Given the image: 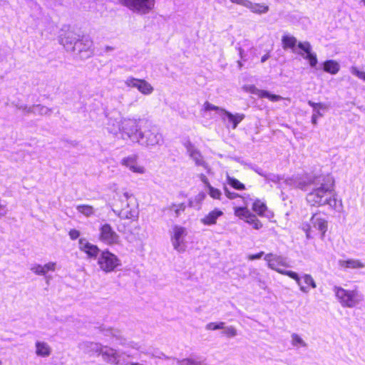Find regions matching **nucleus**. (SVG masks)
<instances>
[{
	"label": "nucleus",
	"mask_w": 365,
	"mask_h": 365,
	"mask_svg": "<svg viewBox=\"0 0 365 365\" xmlns=\"http://www.w3.org/2000/svg\"><path fill=\"white\" fill-rule=\"evenodd\" d=\"M140 123V119H122L118 128L120 138L123 140H130L145 148L161 145L163 138L158 128L148 123L142 127Z\"/></svg>",
	"instance_id": "obj_1"
},
{
	"label": "nucleus",
	"mask_w": 365,
	"mask_h": 365,
	"mask_svg": "<svg viewBox=\"0 0 365 365\" xmlns=\"http://www.w3.org/2000/svg\"><path fill=\"white\" fill-rule=\"evenodd\" d=\"M312 190L307 195V201L312 206L329 205L337 209V200L334 192L333 185L324 178H316L312 182Z\"/></svg>",
	"instance_id": "obj_2"
},
{
	"label": "nucleus",
	"mask_w": 365,
	"mask_h": 365,
	"mask_svg": "<svg viewBox=\"0 0 365 365\" xmlns=\"http://www.w3.org/2000/svg\"><path fill=\"white\" fill-rule=\"evenodd\" d=\"M264 259L267 262L269 268L277 272L278 273L289 277L295 280L299 289L303 293H308L309 289L307 287H303L300 282V278L297 272L281 269L280 267H289L290 265L287 257L273 253L267 254Z\"/></svg>",
	"instance_id": "obj_3"
},
{
	"label": "nucleus",
	"mask_w": 365,
	"mask_h": 365,
	"mask_svg": "<svg viewBox=\"0 0 365 365\" xmlns=\"http://www.w3.org/2000/svg\"><path fill=\"white\" fill-rule=\"evenodd\" d=\"M282 42L283 48H291L293 52L297 53L304 59L308 60L311 67H315L317 64V55L312 52V46L308 41L299 42L293 36L284 35L282 36Z\"/></svg>",
	"instance_id": "obj_4"
},
{
	"label": "nucleus",
	"mask_w": 365,
	"mask_h": 365,
	"mask_svg": "<svg viewBox=\"0 0 365 365\" xmlns=\"http://www.w3.org/2000/svg\"><path fill=\"white\" fill-rule=\"evenodd\" d=\"M333 292L344 307H354L362 301V297L356 290H348L339 286H334Z\"/></svg>",
	"instance_id": "obj_5"
},
{
	"label": "nucleus",
	"mask_w": 365,
	"mask_h": 365,
	"mask_svg": "<svg viewBox=\"0 0 365 365\" xmlns=\"http://www.w3.org/2000/svg\"><path fill=\"white\" fill-rule=\"evenodd\" d=\"M188 234L187 229L180 225H174L169 230L170 242L173 249L178 252L182 253L187 248L186 237Z\"/></svg>",
	"instance_id": "obj_6"
},
{
	"label": "nucleus",
	"mask_w": 365,
	"mask_h": 365,
	"mask_svg": "<svg viewBox=\"0 0 365 365\" xmlns=\"http://www.w3.org/2000/svg\"><path fill=\"white\" fill-rule=\"evenodd\" d=\"M97 263L100 269L106 273L112 272L121 265L120 259L108 250L101 252Z\"/></svg>",
	"instance_id": "obj_7"
},
{
	"label": "nucleus",
	"mask_w": 365,
	"mask_h": 365,
	"mask_svg": "<svg viewBox=\"0 0 365 365\" xmlns=\"http://www.w3.org/2000/svg\"><path fill=\"white\" fill-rule=\"evenodd\" d=\"M312 227L319 230L321 234V238L324 239L328 228L327 220L322 217L320 215L316 213L312 216L310 219V223H303L302 225V229L305 232L307 239H311L313 237L312 235Z\"/></svg>",
	"instance_id": "obj_8"
},
{
	"label": "nucleus",
	"mask_w": 365,
	"mask_h": 365,
	"mask_svg": "<svg viewBox=\"0 0 365 365\" xmlns=\"http://www.w3.org/2000/svg\"><path fill=\"white\" fill-rule=\"evenodd\" d=\"M98 230V240L103 244L113 246L120 243V236L110 224H101Z\"/></svg>",
	"instance_id": "obj_9"
},
{
	"label": "nucleus",
	"mask_w": 365,
	"mask_h": 365,
	"mask_svg": "<svg viewBox=\"0 0 365 365\" xmlns=\"http://www.w3.org/2000/svg\"><path fill=\"white\" fill-rule=\"evenodd\" d=\"M72 51H76L83 59L91 57L94 53L93 40L88 36H83L76 43Z\"/></svg>",
	"instance_id": "obj_10"
},
{
	"label": "nucleus",
	"mask_w": 365,
	"mask_h": 365,
	"mask_svg": "<svg viewBox=\"0 0 365 365\" xmlns=\"http://www.w3.org/2000/svg\"><path fill=\"white\" fill-rule=\"evenodd\" d=\"M123 5L132 11L145 14L153 9L155 0H119Z\"/></svg>",
	"instance_id": "obj_11"
},
{
	"label": "nucleus",
	"mask_w": 365,
	"mask_h": 365,
	"mask_svg": "<svg viewBox=\"0 0 365 365\" xmlns=\"http://www.w3.org/2000/svg\"><path fill=\"white\" fill-rule=\"evenodd\" d=\"M124 83L129 88H136L140 93L145 96H149L154 91L153 86L145 79L129 76L124 81Z\"/></svg>",
	"instance_id": "obj_12"
},
{
	"label": "nucleus",
	"mask_w": 365,
	"mask_h": 365,
	"mask_svg": "<svg viewBox=\"0 0 365 365\" xmlns=\"http://www.w3.org/2000/svg\"><path fill=\"white\" fill-rule=\"evenodd\" d=\"M121 165L134 173L144 174L146 172L145 168L138 162V156L135 155L123 158Z\"/></svg>",
	"instance_id": "obj_13"
},
{
	"label": "nucleus",
	"mask_w": 365,
	"mask_h": 365,
	"mask_svg": "<svg viewBox=\"0 0 365 365\" xmlns=\"http://www.w3.org/2000/svg\"><path fill=\"white\" fill-rule=\"evenodd\" d=\"M185 147L186 148L187 153L195 162V165L203 167L209 173L210 169L204 160L200 152L190 141L185 143Z\"/></svg>",
	"instance_id": "obj_14"
},
{
	"label": "nucleus",
	"mask_w": 365,
	"mask_h": 365,
	"mask_svg": "<svg viewBox=\"0 0 365 365\" xmlns=\"http://www.w3.org/2000/svg\"><path fill=\"white\" fill-rule=\"evenodd\" d=\"M79 39L80 35L68 30L61 34L59 42L67 51H72Z\"/></svg>",
	"instance_id": "obj_15"
},
{
	"label": "nucleus",
	"mask_w": 365,
	"mask_h": 365,
	"mask_svg": "<svg viewBox=\"0 0 365 365\" xmlns=\"http://www.w3.org/2000/svg\"><path fill=\"white\" fill-rule=\"evenodd\" d=\"M220 117L227 127L231 126L232 129H235L237 125L245 118V115L243 113H239L232 114L224 109V110L221 111Z\"/></svg>",
	"instance_id": "obj_16"
},
{
	"label": "nucleus",
	"mask_w": 365,
	"mask_h": 365,
	"mask_svg": "<svg viewBox=\"0 0 365 365\" xmlns=\"http://www.w3.org/2000/svg\"><path fill=\"white\" fill-rule=\"evenodd\" d=\"M131 195L128 192H124L123 194L122 200L126 201L125 207H123L118 212V216L122 219H128L132 220L137 217V211L134 208H130L129 203L128 202V199L130 197Z\"/></svg>",
	"instance_id": "obj_17"
},
{
	"label": "nucleus",
	"mask_w": 365,
	"mask_h": 365,
	"mask_svg": "<svg viewBox=\"0 0 365 365\" xmlns=\"http://www.w3.org/2000/svg\"><path fill=\"white\" fill-rule=\"evenodd\" d=\"M99 355H101L103 360L110 364H119L120 363V354L110 347L102 346Z\"/></svg>",
	"instance_id": "obj_18"
},
{
	"label": "nucleus",
	"mask_w": 365,
	"mask_h": 365,
	"mask_svg": "<svg viewBox=\"0 0 365 365\" xmlns=\"http://www.w3.org/2000/svg\"><path fill=\"white\" fill-rule=\"evenodd\" d=\"M245 89L252 94L257 95L259 98H266L272 102H277L283 99V98L280 96L272 94L269 92L264 90L258 89L257 88L252 85L245 86Z\"/></svg>",
	"instance_id": "obj_19"
},
{
	"label": "nucleus",
	"mask_w": 365,
	"mask_h": 365,
	"mask_svg": "<svg viewBox=\"0 0 365 365\" xmlns=\"http://www.w3.org/2000/svg\"><path fill=\"white\" fill-rule=\"evenodd\" d=\"M78 245L79 249L86 253L89 257H96L100 252L97 245L90 243L85 238L79 240Z\"/></svg>",
	"instance_id": "obj_20"
},
{
	"label": "nucleus",
	"mask_w": 365,
	"mask_h": 365,
	"mask_svg": "<svg viewBox=\"0 0 365 365\" xmlns=\"http://www.w3.org/2000/svg\"><path fill=\"white\" fill-rule=\"evenodd\" d=\"M282 185L285 187V189L289 187L304 190L307 185V183L305 180L299 177H292L289 178H283Z\"/></svg>",
	"instance_id": "obj_21"
},
{
	"label": "nucleus",
	"mask_w": 365,
	"mask_h": 365,
	"mask_svg": "<svg viewBox=\"0 0 365 365\" xmlns=\"http://www.w3.org/2000/svg\"><path fill=\"white\" fill-rule=\"evenodd\" d=\"M241 6L248 8L252 12L258 14H265L269 11V6L264 4L252 3L249 0L241 1Z\"/></svg>",
	"instance_id": "obj_22"
},
{
	"label": "nucleus",
	"mask_w": 365,
	"mask_h": 365,
	"mask_svg": "<svg viewBox=\"0 0 365 365\" xmlns=\"http://www.w3.org/2000/svg\"><path fill=\"white\" fill-rule=\"evenodd\" d=\"M242 199L244 202V206L235 207L234 213L235 216L241 219H246L247 217L251 213L250 211L247 207L248 201L251 200V199L250 197V195H243V197H242Z\"/></svg>",
	"instance_id": "obj_23"
},
{
	"label": "nucleus",
	"mask_w": 365,
	"mask_h": 365,
	"mask_svg": "<svg viewBox=\"0 0 365 365\" xmlns=\"http://www.w3.org/2000/svg\"><path fill=\"white\" fill-rule=\"evenodd\" d=\"M35 353L38 356L46 358L51 355V347L45 341H37L35 343Z\"/></svg>",
	"instance_id": "obj_24"
},
{
	"label": "nucleus",
	"mask_w": 365,
	"mask_h": 365,
	"mask_svg": "<svg viewBox=\"0 0 365 365\" xmlns=\"http://www.w3.org/2000/svg\"><path fill=\"white\" fill-rule=\"evenodd\" d=\"M308 104L313 108V114L312 116V123L314 125L317 123V119L319 117H322L323 114L320 112V110H326L327 107L324 103H314L312 101H308Z\"/></svg>",
	"instance_id": "obj_25"
},
{
	"label": "nucleus",
	"mask_w": 365,
	"mask_h": 365,
	"mask_svg": "<svg viewBox=\"0 0 365 365\" xmlns=\"http://www.w3.org/2000/svg\"><path fill=\"white\" fill-rule=\"evenodd\" d=\"M223 215V212L215 209L206 215L203 218L201 219V222L205 225H212L216 224L218 217Z\"/></svg>",
	"instance_id": "obj_26"
},
{
	"label": "nucleus",
	"mask_w": 365,
	"mask_h": 365,
	"mask_svg": "<svg viewBox=\"0 0 365 365\" xmlns=\"http://www.w3.org/2000/svg\"><path fill=\"white\" fill-rule=\"evenodd\" d=\"M339 265L344 269H362L365 267V264L356 259L339 260Z\"/></svg>",
	"instance_id": "obj_27"
},
{
	"label": "nucleus",
	"mask_w": 365,
	"mask_h": 365,
	"mask_svg": "<svg viewBox=\"0 0 365 365\" xmlns=\"http://www.w3.org/2000/svg\"><path fill=\"white\" fill-rule=\"evenodd\" d=\"M102 345L95 342L86 341L81 344V349H83L87 353H96L99 355L100 351L102 349Z\"/></svg>",
	"instance_id": "obj_28"
},
{
	"label": "nucleus",
	"mask_w": 365,
	"mask_h": 365,
	"mask_svg": "<svg viewBox=\"0 0 365 365\" xmlns=\"http://www.w3.org/2000/svg\"><path fill=\"white\" fill-rule=\"evenodd\" d=\"M186 205L185 203L171 204L168 206L165 210L170 213H173L175 217H178L185 210Z\"/></svg>",
	"instance_id": "obj_29"
},
{
	"label": "nucleus",
	"mask_w": 365,
	"mask_h": 365,
	"mask_svg": "<svg viewBox=\"0 0 365 365\" xmlns=\"http://www.w3.org/2000/svg\"><path fill=\"white\" fill-rule=\"evenodd\" d=\"M339 64L333 60H329L324 63V70L331 74H336L339 71Z\"/></svg>",
	"instance_id": "obj_30"
},
{
	"label": "nucleus",
	"mask_w": 365,
	"mask_h": 365,
	"mask_svg": "<svg viewBox=\"0 0 365 365\" xmlns=\"http://www.w3.org/2000/svg\"><path fill=\"white\" fill-rule=\"evenodd\" d=\"M77 211L86 217L93 216L95 212V208L89 205H78L76 206Z\"/></svg>",
	"instance_id": "obj_31"
},
{
	"label": "nucleus",
	"mask_w": 365,
	"mask_h": 365,
	"mask_svg": "<svg viewBox=\"0 0 365 365\" xmlns=\"http://www.w3.org/2000/svg\"><path fill=\"white\" fill-rule=\"evenodd\" d=\"M28 112L41 115H48L51 114V110L46 106L36 105L29 108Z\"/></svg>",
	"instance_id": "obj_32"
},
{
	"label": "nucleus",
	"mask_w": 365,
	"mask_h": 365,
	"mask_svg": "<svg viewBox=\"0 0 365 365\" xmlns=\"http://www.w3.org/2000/svg\"><path fill=\"white\" fill-rule=\"evenodd\" d=\"M299 277L300 278L301 284L303 287H307L309 290V287H311L313 289H315L317 287L316 282L310 274H304L301 277L299 276Z\"/></svg>",
	"instance_id": "obj_33"
},
{
	"label": "nucleus",
	"mask_w": 365,
	"mask_h": 365,
	"mask_svg": "<svg viewBox=\"0 0 365 365\" xmlns=\"http://www.w3.org/2000/svg\"><path fill=\"white\" fill-rule=\"evenodd\" d=\"M252 210L259 216H265L267 210L266 205L259 200H256L252 205Z\"/></svg>",
	"instance_id": "obj_34"
},
{
	"label": "nucleus",
	"mask_w": 365,
	"mask_h": 365,
	"mask_svg": "<svg viewBox=\"0 0 365 365\" xmlns=\"http://www.w3.org/2000/svg\"><path fill=\"white\" fill-rule=\"evenodd\" d=\"M245 222L250 225H251L254 229L259 230L262 227V222L257 219L256 215L252 213H250L247 218L245 219Z\"/></svg>",
	"instance_id": "obj_35"
},
{
	"label": "nucleus",
	"mask_w": 365,
	"mask_h": 365,
	"mask_svg": "<svg viewBox=\"0 0 365 365\" xmlns=\"http://www.w3.org/2000/svg\"><path fill=\"white\" fill-rule=\"evenodd\" d=\"M292 340L291 343L293 346L295 347H307V343L303 340V339L297 334L294 333L291 336Z\"/></svg>",
	"instance_id": "obj_36"
},
{
	"label": "nucleus",
	"mask_w": 365,
	"mask_h": 365,
	"mask_svg": "<svg viewBox=\"0 0 365 365\" xmlns=\"http://www.w3.org/2000/svg\"><path fill=\"white\" fill-rule=\"evenodd\" d=\"M221 329L222 330V334L227 338H233L237 335V330L234 326H226L225 324L224 328Z\"/></svg>",
	"instance_id": "obj_37"
},
{
	"label": "nucleus",
	"mask_w": 365,
	"mask_h": 365,
	"mask_svg": "<svg viewBox=\"0 0 365 365\" xmlns=\"http://www.w3.org/2000/svg\"><path fill=\"white\" fill-rule=\"evenodd\" d=\"M227 183L231 185L233 188L238 190H243L245 189V186L243 183L240 182L238 180L230 177L227 175Z\"/></svg>",
	"instance_id": "obj_38"
},
{
	"label": "nucleus",
	"mask_w": 365,
	"mask_h": 365,
	"mask_svg": "<svg viewBox=\"0 0 365 365\" xmlns=\"http://www.w3.org/2000/svg\"><path fill=\"white\" fill-rule=\"evenodd\" d=\"M283 178V177L274 174H269L265 175L266 180L277 183L279 185V188L285 189V187L282 185Z\"/></svg>",
	"instance_id": "obj_39"
},
{
	"label": "nucleus",
	"mask_w": 365,
	"mask_h": 365,
	"mask_svg": "<svg viewBox=\"0 0 365 365\" xmlns=\"http://www.w3.org/2000/svg\"><path fill=\"white\" fill-rule=\"evenodd\" d=\"M207 192L208 195L214 200H221L222 193V192L212 185H209V188H207Z\"/></svg>",
	"instance_id": "obj_40"
},
{
	"label": "nucleus",
	"mask_w": 365,
	"mask_h": 365,
	"mask_svg": "<svg viewBox=\"0 0 365 365\" xmlns=\"http://www.w3.org/2000/svg\"><path fill=\"white\" fill-rule=\"evenodd\" d=\"M203 110L205 111H209V110H215L217 112L219 115H221V111L224 110L223 108L217 107L215 105H212V103H209L208 101H206L203 105Z\"/></svg>",
	"instance_id": "obj_41"
},
{
	"label": "nucleus",
	"mask_w": 365,
	"mask_h": 365,
	"mask_svg": "<svg viewBox=\"0 0 365 365\" xmlns=\"http://www.w3.org/2000/svg\"><path fill=\"white\" fill-rule=\"evenodd\" d=\"M224 324H225L224 322H210V323L206 324L205 329L207 330H210V331H215V330H217V329H221L224 328Z\"/></svg>",
	"instance_id": "obj_42"
},
{
	"label": "nucleus",
	"mask_w": 365,
	"mask_h": 365,
	"mask_svg": "<svg viewBox=\"0 0 365 365\" xmlns=\"http://www.w3.org/2000/svg\"><path fill=\"white\" fill-rule=\"evenodd\" d=\"M178 365H201V362L192 359H183L182 360L177 359Z\"/></svg>",
	"instance_id": "obj_43"
},
{
	"label": "nucleus",
	"mask_w": 365,
	"mask_h": 365,
	"mask_svg": "<svg viewBox=\"0 0 365 365\" xmlns=\"http://www.w3.org/2000/svg\"><path fill=\"white\" fill-rule=\"evenodd\" d=\"M31 271H32L34 274L37 275H44L43 274V268L41 264H34L30 267Z\"/></svg>",
	"instance_id": "obj_44"
},
{
	"label": "nucleus",
	"mask_w": 365,
	"mask_h": 365,
	"mask_svg": "<svg viewBox=\"0 0 365 365\" xmlns=\"http://www.w3.org/2000/svg\"><path fill=\"white\" fill-rule=\"evenodd\" d=\"M42 267L43 268V274L45 275L49 271L54 272L56 270V263L50 262L42 265Z\"/></svg>",
	"instance_id": "obj_45"
},
{
	"label": "nucleus",
	"mask_w": 365,
	"mask_h": 365,
	"mask_svg": "<svg viewBox=\"0 0 365 365\" xmlns=\"http://www.w3.org/2000/svg\"><path fill=\"white\" fill-rule=\"evenodd\" d=\"M351 73L358 78L365 81V72L360 71L356 67L352 66L350 68Z\"/></svg>",
	"instance_id": "obj_46"
},
{
	"label": "nucleus",
	"mask_w": 365,
	"mask_h": 365,
	"mask_svg": "<svg viewBox=\"0 0 365 365\" xmlns=\"http://www.w3.org/2000/svg\"><path fill=\"white\" fill-rule=\"evenodd\" d=\"M106 332H107L106 333L107 335H109V336H111L113 337H115L117 339H120V337H121V332L118 329H108L106 331Z\"/></svg>",
	"instance_id": "obj_47"
},
{
	"label": "nucleus",
	"mask_w": 365,
	"mask_h": 365,
	"mask_svg": "<svg viewBox=\"0 0 365 365\" xmlns=\"http://www.w3.org/2000/svg\"><path fill=\"white\" fill-rule=\"evenodd\" d=\"M224 191H225V194L226 195V197L230 200H232V199H235L237 197H241L242 196H240L239 194L236 193V192H231L230 191L227 187H224Z\"/></svg>",
	"instance_id": "obj_48"
},
{
	"label": "nucleus",
	"mask_w": 365,
	"mask_h": 365,
	"mask_svg": "<svg viewBox=\"0 0 365 365\" xmlns=\"http://www.w3.org/2000/svg\"><path fill=\"white\" fill-rule=\"evenodd\" d=\"M68 235L72 240H76L80 236V232L76 229L69 231Z\"/></svg>",
	"instance_id": "obj_49"
},
{
	"label": "nucleus",
	"mask_w": 365,
	"mask_h": 365,
	"mask_svg": "<svg viewBox=\"0 0 365 365\" xmlns=\"http://www.w3.org/2000/svg\"><path fill=\"white\" fill-rule=\"evenodd\" d=\"M263 255H264V252H260L255 255H250L247 258L250 260L258 259H260L263 256Z\"/></svg>",
	"instance_id": "obj_50"
},
{
	"label": "nucleus",
	"mask_w": 365,
	"mask_h": 365,
	"mask_svg": "<svg viewBox=\"0 0 365 365\" xmlns=\"http://www.w3.org/2000/svg\"><path fill=\"white\" fill-rule=\"evenodd\" d=\"M200 178L201 181L205 184L206 190L207 188H209V185H211L209 182L208 179L207 178V177L205 175L201 174L200 176Z\"/></svg>",
	"instance_id": "obj_51"
},
{
	"label": "nucleus",
	"mask_w": 365,
	"mask_h": 365,
	"mask_svg": "<svg viewBox=\"0 0 365 365\" xmlns=\"http://www.w3.org/2000/svg\"><path fill=\"white\" fill-rule=\"evenodd\" d=\"M6 207L0 205V217L6 215Z\"/></svg>",
	"instance_id": "obj_52"
},
{
	"label": "nucleus",
	"mask_w": 365,
	"mask_h": 365,
	"mask_svg": "<svg viewBox=\"0 0 365 365\" xmlns=\"http://www.w3.org/2000/svg\"><path fill=\"white\" fill-rule=\"evenodd\" d=\"M205 197V195L203 192H200L196 196V199L199 201L203 200Z\"/></svg>",
	"instance_id": "obj_53"
},
{
	"label": "nucleus",
	"mask_w": 365,
	"mask_h": 365,
	"mask_svg": "<svg viewBox=\"0 0 365 365\" xmlns=\"http://www.w3.org/2000/svg\"><path fill=\"white\" fill-rule=\"evenodd\" d=\"M29 108H30V107H28V106H21L19 107V108L20 110H23L24 112H25L26 113H29L28 112V109H29Z\"/></svg>",
	"instance_id": "obj_54"
},
{
	"label": "nucleus",
	"mask_w": 365,
	"mask_h": 365,
	"mask_svg": "<svg viewBox=\"0 0 365 365\" xmlns=\"http://www.w3.org/2000/svg\"><path fill=\"white\" fill-rule=\"evenodd\" d=\"M269 58V54H265V55H264V56L261 58V62H262V63L265 62V61H266Z\"/></svg>",
	"instance_id": "obj_55"
},
{
	"label": "nucleus",
	"mask_w": 365,
	"mask_h": 365,
	"mask_svg": "<svg viewBox=\"0 0 365 365\" xmlns=\"http://www.w3.org/2000/svg\"><path fill=\"white\" fill-rule=\"evenodd\" d=\"M105 49H106V51H111L114 48L112 46H107Z\"/></svg>",
	"instance_id": "obj_56"
},
{
	"label": "nucleus",
	"mask_w": 365,
	"mask_h": 365,
	"mask_svg": "<svg viewBox=\"0 0 365 365\" xmlns=\"http://www.w3.org/2000/svg\"><path fill=\"white\" fill-rule=\"evenodd\" d=\"M257 172L259 175H262V176H264V177L265 178V175H264V174L261 173H260V171H257Z\"/></svg>",
	"instance_id": "obj_57"
},
{
	"label": "nucleus",
	"mask_w": 365,
	"mask_h": 365,
	"mask_svg": "<svg viewBox=\"0 0 365 365\" xmlns=\"http://www.w3.org/2000/svg\"><path fill=\"white\" fill-rule=\"evenodd\" d=\"M237 63H238L239 67H240V68H241V67H242V63H241V62H240V61H238Z\"/></svg>",
	"instance_id": "obj_58"
},
{
	"label": "nucleus",
	"mask_w": 365,
	"mask_h": 365,
	"mask_svg": "<svg viewBox=\"0 0 365 365\" xmlns=\"http://www.w3.org/2000/svg\"><path fill=\"white\" fill-rule=\"evenodd\" d=\"M240 54L242 56V49L240 50Z\"/></svg>",
	"instance_id": "obj_59"
},
{
	"label": "nucleus",
	"mask_w": 365,
	"mask_h": 365,
	"mask_svg": "<svg viewBox=\"0 0 365 365\" xmlns=\"http://www.w3.org/2000/svg\"><path fill=\"white\" fill-rule=\"evenodd\" d=\"M363 2H364V4H365V0H363Z\"/></svg>",
	"instance_id": "obj_60"
}]
</instances>
